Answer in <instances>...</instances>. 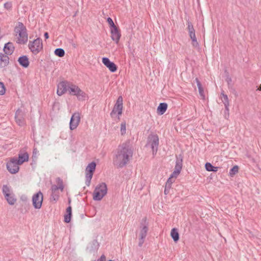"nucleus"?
<instances>
[{
    "instance_id": "29",
    "label": "nucleus",
    "mask_w": 261,
    "mask_h": 261,
    "mask_svg": "<svg viewBox=\"0 0 261 261\" xmlns=\"http://www.w3.org/2000/svg\"><path fill=\"white\" fill-rule=\"evenodd\" d=\"M5 197L7 200V202L10 205L14 204L16 202V199L14 198L13 194L12 193L10 194V195H8V197L5 196Z\"/></svg>"
},
{
    "instance_id": "34",
    "label": "nucleus",
    "mask_w": 261,
    "mask_h": 261,
    "mask_svg": "<svg viewBox=\"0 0 261 261\" xmlns=\"http://www.w3.org/2000/svg\"><path fill=\"white\" fill-rule=\"evenodd\" d=\"M59 197V192H52L51 195V199L53 201H57Z\"/></svg>"
},
{
    "instance_id": "46",
    "label": "nucleus",
    "mask_w": 261,
    "mask_h": 261,
    "mask_svg": "<svg viewBox=\"0 0 261 261\" xmlns=\"http://www.w3.org/2000/svg\"><path fill=\"white\" fill-rule=\"evenodd\" d=\"M44 37H45V39H48V37H49V35H48V34L47 32H45L44 33Z\"/></svg>"
},
{
    "instance_id": "45",
    "label": "nucleus",
    "mask_w": 261,
    "mask_h": 261,
    "mask_svg": "<svg viewBox=\"0 0 261 261\" xmlns=\"http://www.w3.org/2000/svg\"><path fill=\"white\" fill-rule=\"evenodd\" d=\"M218 167H215L214 166V168H213V170H212V171H213V172H217L218 170Z\"/></svg>"
},
{
    "instance_id": "11",
    "label": "nucleus",
    "mask_w": 261,
    "mask_h": 261,
    "mask_svg": "<svg viewBox=\"0 0 261 261\" xmlns=\"http://www.w3.org/2000/svg\"><path fill=\"white\" fill-rule=\"evenodd\" d=\"M81 120L80 114L79 112L73 113L70 118L69 128L72 130L77 128Z\"/></svg>"
},
{
    "instance_id": "2",
    "label": "nucleus",
    "mask_w": 261,
    "mask_h": 261,
    "mask_svg": "<svg viewBox=\"0 0 261 261\" xmlns=\"http://www.w3.org/2000/svg\"><path fill=\"white\" fill-rule=\"evenodd\" d=\"M14 31L18 35L17 43L18 44H24L26 43L28 40V35L26 27L20 22L18 23V25L15 28Z\"/></svg>"
},
{
    "instance_id": "6",
    "label": "nucleus",
    "mask_w": 261,
    "mask_h": 261,
    "mask_svg": "<svg viewBox=\"0 0 261 261\" xmlns=\"http://www.w3.org/2000/svg\"><path fill=\"white\" fill-rule=\"evenodd\" d=\"M159 145V139L157 135L151 134L148 137L147 145H149L152 151L153 155L156 154Z\"/></svg>"
},
{
    "instance_id": "43",
    "label": "nucleus",
    "mask_w": 261,
    "mask_h": 261,
    "mask_svg": "<svg viewBox=\"0 0 261 261\" xmlns=\"http://www.w3.org/2000/svg\"><path fill=\"white\" fill-rule=\"evenodd\" d=\"M226 81L227 82L228 85H230L232 81L231 77H227L226 79Z\"/></svg>"
},
{
    "instance_id": "24",
    "label": "nucleus",
    "mask_w": 261,
    "mask_h": 261,
    "mask_svg": "<svg viewBox=\"0 0 261 261\" xmlns=\"http://www.w3.org/2000/svg\"><path fill=\"white\" fill-rule=\"evenodd\" d=\"M79 89L80 88L78 86L69 83V86L68 87V92L70 94L75 95Z\"/></svg>"
},
{
    "instance_id": "27",
    "label": "nucleus",
    "mask_w": 261,
    "mask_h": 261,
    "mask_svg": "<svg viewBox=\"0 0 261 261\" xmlns=\"http://www.w3.org/2000/svg\"><path fill=\"white\" fill-rule=\"evenodd\" d=\"M170 234L175 242H176L179 240V233L178 230L176 228H174L172 229Z\"/></svg>"
},
{
    "instance_id": "17",
    "label": "nucleus",
    "mask_w": 261,
    "mask_h": 261,
    "mask_svg": "<svg viewBox=\"0 0 261 261\" xmlns=\"http://www.w3.org/2000/svg\"><path fill=\"white\" fill-rule=\"evenodd\" d=\"M111 34L112 39L115 41L116 43L118 44L121 37L119 30L117 27L111 29Z\"/></svg>"
},
{
    "instance_id": "35",
    "label": "nucleus",
    "mask_w": 261,
    "mask_h": 261,
    "mask_svg": "<svg viewBox=\"0 0 261 261\" xmlns=\"http://www.w3.org/2000/svg\"><path fill=\"white\" fill-rule=\"evenodd\" d=\"M120 132L122 135H123L126 133V124L124 122L121 123Z\"/></svg>"
},
{
    "instance_id": "12",
    "label": "nucleus",
    "mask_w": 261,
    "mask_h": 261,
    "mask_svg": "<svg viewBox=\"0 0 261 261\" xmlns=\"http://www.w3.org/2000/svg\"><path fill=\"white\" fill-rule=\"evenodd\" d=\"M188 30L190 38L192 41V45L194 47H197L199 44L197 41V39L195 35V31L194 29L193 25L191 22L188 21L187 22Z\"/></svg>"
},
{
    "instance_id": "20",
    "label": "nucleus",
    "mask_w": 261,
    "mask_h": 261,
    "mask_svg": "<svg viewBox=\"0 0 261 261\" xmlns=\"http://www.w3.org/2000/svg\"><path fill=\"white\" fill-rule=\"evenodd\" d=\"M221 97L222 98V102L224 105L225 110L228 112L229 111V105L228 96L226 94H224V91H222L221 93Z\"/></svg>"
},
{
    "instance_id": "23",
    "label": "nucleus",
    "mask_w": 261,
    "mask_h": 261,
    "mask_svg": "<svg viewBox=\"0 0 261 261\" xmlns=\"http://www.w3.org/2000/svg\"><path fill=\"white\" fill-rule=\"evenodd\" d=\"M168 105L166 103L162 102L160 103L157 108L158 113L160 115H163L167 109Z\"/></svg>"
},
{
    "instance_id": "41",
    "label": "nucleus",
    "mask_w": 261,
    "mask_h": 261,
    "mask_svg": "<svg viewBox=\"0 0 261 261\" xmlns=\"http://www.w3.org/2000/svg\"><path fill=\"white\" fill-rule=\"evenodd\" d=\"M171 188V186L165 184L164 193L165 195H167L169 193L170 190Z\"/></svg>"
},
{
    "instance_id": "32",
    "label": "nucleus",
    "mask_w": 261,
    "mask_h": 261,
    "mask_svg": "<svg viewBox=\"0 0 261 261\" xmlns=\"http://www.w3.org/2000/svg\"><path fill=\"white\" fill-rule=\"evenodd\" d=\"M56 182L58 184V186H59V188H60V190L61 192H62L64 190V185L63 183V180L60 177H58L56 179Z\"/></svg>"
},
{
    "instance_id": "7",
    "label": "nucleus",
    "mask_w": 261,
    "mask_h": 261,
    "mask_svg": "<svg viewBox=\"0 0 261 261\" xmlns=\"http://www.w3.org/2000/svg\"><path fill=\"white\" fill-rule=\"evenodd\" d=\"M28 47L33 54H38L43 48L41 39L38 38L33 41H30Z\"/></svg>"
},
{
    "instance_id": "30",
    "label": "nucleus",
    "mask_w": 261,
    "mask_h": 261,
    "mask_svg": "<svg viewBox=\"0 0 261 261\" xmlns=\"http://www.w3.org/2000/svg\"><path fill=\"white\" fill-rule=\"evenodd\" d=\"M3 193L4 195L5 196H8V195H10L11 194V190L9 187H8L7 185H4L3 186Z\"/></svg>"
},
{
    "instance_id": "21",
    "label": "nucleus",
    "mask_w": 261,
    "mask_h": 261,
    "mask_svg": "<svg viewBox=\"0 0 261 261\" xmlns=\"http://www.w3.org/2000/svg\"><path fill=\"white\" fill-rule=\"evenodd\" d=\"M29 154L27 152L19 153L18 155V159H17V162L19 165H21L24 162L28 161Z\"/></svg>"
},
{
    "instance_id": "25",
    "label": "nucleus",
    "mask_w": 261,
    "mask_h": 261,
    "mask_svg": "<svg viewBox=\"0 0 261 261\" xmlns=\"http://www.w3.org/2000/svg\"><path fill=\"white\" fill-rule=\"evenodd\" d=\"M195 81L196 82L197 86L198 88L199 95H200L201 98L203 99H204L205 96H204V90L202 87L201 84L200 82L199 81V80H198V79L196 78L195 79Z\"/></svg>"
},
{
    "instance_id": "10",
    "label": "nucleus",
    "mask_w": 261,
    "mask_h": 261,
    "mask_svg": "<svg viewBox=\"0 0 261 261\" xmlns=\"http://www.w3.org/2000/svg\"><path fill=\"white\" fill-rule=\"evenodd\" d=\"M19 165H20L17 162V158H13L7 163V168L11 174H15L19 170Z\"/></svg>"
},
{
    "instance_id": "38",
    "label": "nucleus",
    "mask_w": 261,
    "mask_h": 261,
    "mask_svg": "<svg viewBox=\"0 0 261 261\" xmlns=\"http://www.w3.org/2000/svg\"><path fill=\"white\" fill-rule=\"evenodd\" d=\"M5 93V87L4 84L0 82V95H3Z\"/></svg>"
},
{
    "instance_id": "1",
    "label": "nucleus",
    "mask_w": 261,
    "mask_h": 261,
    "mask_svg": "<svg viewBox=\"0 0 261 261\" xmlns=\"http://www.w3.org/2000/svg\"><path fill=\"white\" fill-rule=\"evenodd\" d=\"M133 150L125 144L119 146L113 159V163L118 168H123L126 165L133 156Z\"/></svg>"
},
{
    "instance_id": "49",
    "label": "nucleus",
    "mask_w": 261,
    "mask_h": 261,
    "mask_svg": "<svg viewBox=\"0 0 261 261\" xmlns=\"http://www.w3.org/2000/svg\"><path fill=\"white\" fill-rule=\"evenodd\" d=\"M109 261H114V260H109Z\"/></svg>"
},
{
    "instance_id": "4",
    "label": "nucleus",
    "mask_w": 261,
    "mask_h": 261,
    "mask_svg": "<svg viewBox=\"0 0 261 261\" xmlns=\"http://www.w3.org/2000/svg\"><path fill=\"white\" fill-rule=\"evenodd\" d=\"M123 110V98L121 96L118 97L117 101L113 107L112 111L110 113V116L112 118L117 117L118 120L120 119V117L122 115Z\"/></svg>"
},
{
    "instance_id": "22",
    "label": "nucleus",
    "mask_w": 261,
    "mask_h": 261,
    "mask_svg": "<svg viewBox=\"0 0 261 261\" xmlns=\"http://www.w3.org/2000/svg\"><path fill=\"white\" fill-rule=\"evenodd\" d=\"M18 61L20 65L23 67L27 68L29 65V59L26 56L20 57L18 60Z\"/></svg>"
},
{
    "instance_id": "44",
    "label": "nucleus",
    "mask_w": 261,
    "mask_h": 261,
    "mask_svg": "<svg viewBox=\"0 0 261 261\" xmlns=\"http://www.w3.org/2000/svg\"><path fill=\"white\" fill-rule=\"evenodd\" d=\"M228 116H229V111L227 112L225 110V118L227 119Z\"/></svg>"
},
{
    "instance_id": "48",
    "label": "nucleus",
    "mask_w": 261,
    "mask_h": 261,
    "mask_svg": "<svg viewBox=\"0 0 261 261\" xmlns=\"http://www.w3.org/2000/svg\"><path fill=\"white\" fill-rule=\"evenodd\" d=\"M36 150V149H34V152H35V151Z\"/></svg>"
},
{
    "instance_id": "40",
    "label": "nucleus",
    "mask_w": 261,
    "mask_h": 261,
    "mask_svg": "<svg viewBox=\"0 0 261 261\" xmlns=\"http://www.w3.org/2000/svg\"><path fill=\"white\" fill-rule=\"evenodd\" d=\"M174 178H173L172 176H170L169 178L168 179L167 182H166V184L171 186L172 183L174 182Z\"/></svg>"
},
{
    "instance_id": "3",
    "label": "nucleus",
    "mask_w": 261,
    "mask_h": 261,
    "mask_svg": "<svg viewBox=\"0 0 261 261\" xmlns=\"http://www.w3.org/2000/svg\"><path fill=\"white\" fill-rule=\"evenodd\" d=\"M107 186L105 183L102 182L97 185L93 194V198L94 200L99 201L107 194Z\"/></svg>"
},
{
    "instance_id": "16",
    "label": "nucleus",
    "mask_w": 261,
    "mask_h": 261,
    "mask_svg": "<svg viewBox=\"0 0 261 261\" xmlns=\"http://www.w3.org/2000/svg\"><path fill=\"white\" fill-rule=\"evenodd\" d=\"M102 63L109 68L110 71L114 72L117 70V66L112 62H111L109 58L103 57L102 59Z\"/></svg>"
},
{
    "instance_id": "19",
    "label": "nucleus",
    "mask_w": 261,
    "mask_h": 261,
    "mask_svg": "<svg viewBox=\"0 0 261 261\" xmlns=\"http://www.w3.org/2000/svg\"><path fill=\"white\" fill-rule=\"evenodd\" d=\"M14 48V46L12 43L8 42L5 44L3 50L5 54L7 55H11L13 53Z\"/></svg>"
},
{
    "instance_id": "9",
    "label": "nucleus",
    "mask_w": 261,
    "mask_h": 261,
    "mask_svg": "<svg viewBox=\"0 0 261 261\" xmlns=\"http://www.w3.org/2000/svg\"><path fill=\"white\" fill-rule=\"evenodd\" d=\"M183 157L181 154L176 156V164L174 170L171 174V176L175 179L180 173L182 167Z\"/></svg>"
},
{
    "instance_id": "37",
    "label": "nucleus",
    "mask_w": 261,
    "mask_h": 261,
    "mask_svg": "<svg viewBox=\"0 0 261 261\" xmlns=\"http://www.w3.org/2000/svg\"><path fill=\"white\" fill-rule=\"evenodd\" d=\"M205 168L207 171H211L213 170L214 166H213L210 163H206L205 164Z\"/></svg>"
},
{
    "instance_id": "18",
    "label": "nucleus",
    "mask_w": 261,
    "mask_h": 261,
    "mask_svg": "<svg viewBox=\"0 0 261 261\" xmlns=\"http://www.w3.org/2000/svg\"><path fill=\"white\" fill-rule=\"evenodd\" d=\"M9 63V58L7 55L0 53V67L7 66Z\"/></svg>"
},
{
    "instance_id": "31",
    "label": "nucleus",
    "mask_w": 261,
    "mask_h": 261,
    "mask_svg": "<svg viewBox=\"0 0 261 261\" xmlns=\"http://www.w3.org/2000/svg\"><path fill=\"white\" fill-rule=\"evenodd\" d=\"M54 53L56 56H57L59 57H62L65 55L64 50L61 48H58L56 49Z\"/></svg>"
},
{
    "instance_id": "42",
    "label": "nucleus",
    "mask_w": 261,
    "mask_h": 261,
    "mask_svg": "<svg viewBox=\"0 0 261 261\" xmlns=\"http://www.w3.org/2000/svg\"><path fill=\"white\" fill-rule=\"evenodd\" d=\"M97 261H106V256L104 255H102Z\"/></svg>"
},
{
    "instance_id": "26",
    "label": "nucleus",
    "mask_w": 261,
    "mask_h": 261,
    "mask_svg": "<svg viewBox=\"0 0 261 261\" xmlns=\"http://www.w3.org/2000/svg\"><path fill=\"white\" fill-rule=\"evenodd\" d=\"M75 96L77 97V98L79 100L81 101L85 100L87 97L86 94L84 91H83L80 88L79 89Z\"/></svg>"
},
{
    "instance_id": "15",
    "label": "nucleus",
    "mask_w": 261,
    "mask_h": 261,
    "mask_svg": "<svg viewBox=\"0 0 261 261\" xmlns=\"http://www.w3.org/2000/svg\"><path fill=\"white\" fill-rule=\"evenodd\" d=\"M69 83L66 82H61L58 85L57 94L59 96L62 95L67 91H68V87Z\"/></svg>"
},
{
    "instance_id": "13",
    "label": "nucleus",
    "mask_w": 261,
    "mask_h": 261,
    "mask_svg": "<svg viewBox=\"0 0 261 261\" xmlns=\"http://www.w3.org/2000/svg\"><path fill=\"white\" fill-rule=\"evenodd\" d=\"M43 201V194L41 191H39L34 194L32 197V202L34 207L39 209L41 207Z\"/></svg>"
},
{
    "instance_id": "47",
    "label": "nucleus",
    "mask_w": 261,
    "mask_h": 261,
    "mask_svg": "<svg viewBox=\"0 0 261 261\" xmlns=\"http://www.w3.org/2000/svg\"><path fill=\"white\" fill-rule=\"evenodd\" d=\"M258 90H261V85H260V87H259V88L258 89Z\"/></svg>"
},
{
    "instance_id": "36",
    "label": "nucleus",
    "mask_w": 261,
    "mask_h": 261,
    "mask_svg": "<svg viewBox=\"0 0 261 261\" xmlns=\"http://www.w3.org/2000/svg\"><path fill=\"white\" fill-rule=\"evenodd\" d=\"M107 22H108V24H109L110 27L111 28V29L117 27L115 25V24H114V22H113V20H112V19L111 18L108 17L107 18Z\"/></svg>"
},
{
    "instance_id": "28",
    "label": "nucleus",
    "mask_w": 261,
    "mask_h": 261,
    "mask_svg": "<svg viewBox=\"0 0 261 261\" xmlns=\"http://www.w3.org/2000/svg\"><path fill=\"white\" fill-rule=\"evenodd\" d=\"M67 214L64 216V221L66 223H69L71 220V207L69 206L66 209Z\"/></svg>"
},
{
    "instance_id": "33",
    "label": "nucleus",
    "mask_w": 261,
    "mask_h": 261,
    "mask_svg": "<svg viewBox=\"0 0 261 261\" xmlns=\"http://www.w3.org/2000/svg\"><path fill=\"white\" fill-rule=\"evenodd\" d=\"M239 168L238 166H233L229 171V175L230 176H232L238 172Z\"/></svg>"
},
{
    "instance_id": "8",
    "label": "nucleus",
    "mask_w": 261,
    "mask_h": 261,
    "mask_svg": "<svg viewBox=\"0 0 261 261\" xmlns=\"http://www.w3.org/2000/svg\"><path fill=\"white\" fill-rule=\"evenodd\" d=\"M96 163L92 162L87 166L86 168V185L89 186L91 182V178H92L93 173L95 170Z\"/></svg>"
},
{
    "instance_id": "5",
    "label": "nucleus",
    "mask_w": 261,
    "mask_h": 261,
    "mask_svg": "<svg viewBox=\"0 0 261 261\" xmlns=\"http://www.w3.org/2000/svg\"><path fill=\"white\" fill-rule=\"evenodd\" d=\"M148 231V223L146 222V218H144L141 222L140 231L139 234V246L141 247L145 239Z\"/></svg>"
},
{
    "instance_id": "14",
    "label": "nucleus",
    "mask_w": 261,
    "mask_h": 261,
    "mask_svg": "<svg viewBox=\"0 0 261 261\" xmlns=\"http://www.w3.org/2000/svg\"><path fill=\"white\" fill-rule=\"evenodd\" d=\"M15 119L16 123L19 126H23L25 124L23 114L20 109H19L16 111Z\"/></svg>"
},
{
    "instance_id": "39",
    "label": "nucleus",
    "mask_w": 261,
    "mask_h": 261,
    "mask_svg": "<svg viewBox=\"0 0 261 261\" xmlns=\"http://www.w3.org/2000/svg\"><path fill=\"white\" fill-rule=\"evenodd\" d=\"M59 186L54 185L51 187V192H58V190H60V188H59Z\"/></svg>"
}]
</instances>
